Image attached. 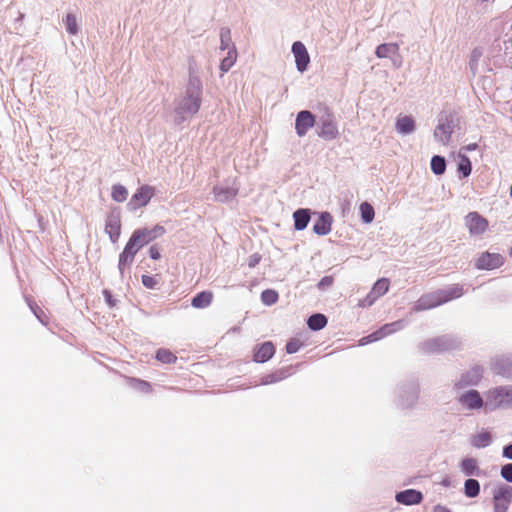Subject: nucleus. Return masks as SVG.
<instances>
[{
  "instance_id": "obj_39",
  "label": "nucleus",
  "mask_w": 512,
  "mask_h": 512,
  "mask_svg": "<svg viewBox=\"0 0 512 512\" xmlns=\"http://www.w3.org/2000/svg\"><path fill=\"white\" fill-rule=\"evenodd\" d=\"M111 197L116 202H124L128 197V190L121 184H115L112 187Z\"/></svg>"
},
{
  "instance_id": "obj_1",
  "label": "nucleus",
  "mask_w": 512,
  "mask_h": 512,
  "mask_svg": "<svg viewBox=\"0 0 512 512\" xmlns=\"http://www.w3.org/2000/svg\"><path fill=\"white\" fill-rule=\"evenodd\" d=\"M203 86L200 78L190 74L182 95L174 101V122L177 125L198 113L202 103Z\"/></svg>"
},
{
  "instance_id": "obj_27",
  "label": "nucleus",
  "mask_w": 512,
  "mask_h": 512,
  "mask_svg": "<svg viewBox=\"0 0 512 512\" xmlns=\"http://www.w3.org/2000/svg\"><path fill=\"white\" fill-rule=\"evenodd\" d=\"M399 45L397 43H383L376 47L375 55L380 58H391L396 52L399 51Z\"/></svg>"
},
{
  "instance_id": "obj_62",
  "label": "nucleus",
  "mask_w": 512,
  "mask_h": 512,
  "mask_svg": "<svg viewBox=\"0 0 512 512\" xmlns=\"http://www.w3.org/2000/svg\"><path fill=\"white\" fill-rule=\"evenodd\" d=\"M141 230H142V232H144V233H145L146 237L148 238V240H149L150 242L156 239V238H155V236H154V234H153L152 229H149V228H142Z\"/></svg>"
},
{
  "instance_id": "obj_38",
  "label": "nucleus",
  "mask_w": 512,
  "mask_h": 512,
  "mask_svg": "<svg viewBox=\"0 0 512 512\" xmlns=\"http://www.w3.org/2000/svg\"><path fill=\"white\" fill-rule=\"evenodd\" d=\"M389 289V280L387 278H381L375 282L371 292L377 297L383 296Z\"/></svg>"
},
{
  "instance_id": "obj_14",
  "label": "nucleus",
  "mask_w": 512,
  "mask_h": 512,
  "mask_svg": "<svg viewBox=\"0 0 512 512\" xmlns=\"http://www.w3.org/2000/svg\"><path fill=\"white\" fill-rule=\"evenodd\" d=\"M458 402L467 410H479L485 405L480 393L474 389L460 395Z\"/></svg>"
},
{
  "instance_id": "obj_31",
  "label": "nucleus",
  "mask_w": 512,
  "mask_h": 512,
  "mask_svg": "<svg viewBox=\"0 0 512 512\" xmlns=\"http://www.w3.org/2000/svg\"><path fill=\"white\" fill-rule=\"evenodd\" d=\"M287 377H288L287 369H280L273 373L262 376L260 379V384L261 385H269V384L277 383L281 380H284Z\"/></svg>"
},
{
  "instance_id": "obj_43",
  "label": "nucleus",
  "mask_w": 512,
  "mask_h": 512,
  "mask_svg": "<svg viewBox=\"0 0 512 512\" xmlns=\"http://www.w3.org/2000/svg\"><path fill=\"white\" fill-rule=\"evenodd\" d=\"M472 165L467 156H462L458 163V172L462 174V176L468 177L471 174Z\"/></svg>"
},
{
  "instance_id": "obj_24",
  "label": "nucleus",
  "mask_w": 512,
  "mask_h": 512,
  "mask_svg": "<svg viewBox=\"0 0 512 512\" xmlns=\"http://www.w3.org/2000/svg\"><path fill=\"white\" fill-rule=\"evenodd\" d=\"M395 129L401 135L412 134L416 130L415 120L412 116H399L396 120Z\"/></svg>"
},
{
  "instance_id": "obj_3",
  "label": "nucleus",
  "mask_w": 512,
  "mask_h": 512,
  "mask_svg": "<svg viewBox=\"0 0 512 512\" xmlns=\"http://www.w3.org/2000/svg\"><path fill=\"white\" fill-rule=\"evenodd\" d=\"M457 123L458 119L452 111H441L437 117V126L433 133L435 141L445 146L449 145Z\"/></svg>"
},
{
  "instance_id": "obj_2",
  "label": "nucleus",
  "mask_w": 512,
  "mask_h": 512,
  "mask_svg": "<svg viewBox=\"0 0 512 512\" xmlns=\"http://www.w3.org/2000/svg\"><path fill=\"white\" fill-rule=\"evenodd\" d=\"M463 341L456 335L445 334L429 338L420 344V349L424 353H443L459 350L462 348Z\"/></svg>"
},
{
  "instance_id": "obj_4",
  "label": "nucleus",
  "mask_w": 512,
  "mask_h": 512,
  "mask_svg": "<svg viewBox=\"0 0 512 512\" xmlns=\"http://www.w3.org/2000/svg\"><path fill=\"white\" fill-rule=\"evenodd\" d=\"M485 406L490 410L512 409V385H501L487 390Z\"/></svg>"
},
{
  "instance_id": "obj_26",
  "label": "nucleus",
  "mask_w": 512,
  "mask_h": 512,
  "mask_svg": "<svg viewBox=\"0 0 512 512\" xmlns=\"http://www.w3.org/2000/svg\"><path fill=\"white\" fill-rule=\"evenodd\" d=\"M294 228L298 231L304 230L310 221V210L300 208L293 213Z\"/></svg>"
},
{
  "instance_id": "obj_8",
  "label": "nucleus",
  "mask_w": 512,
  "mask_h": 512,
  "mask_svg": "<svg viewBox=\"0 0 512 512\" xmlns=\"http://www.w3.org/2000/svg\"><path fill=\"white\" fill-rule=\"evenodd\" d=\"M483 372L484 370L481 366H473L471 369L460 375V378L455 382V388L463 389L478 385L483 377Z\"/></svg>"
},
{
  "instance_id": "obj_28",
  "label": "nucleus",
  "mask_w": 512,
  "mask_h": 512,
  "mask_svg": "<svg viewBox=\"0 0 512 512\" xmlns=\"http://www.w3.org/2000/svg\"><path fill=\"white\" fill-rule=\"evenodd\" d=\"M404 326V320H398L392 323L385 324L376 331V336H378V338L381 340L382 338L403 329Z\"/></svg>"
},
{
  "instance_id": "obj_11",
  "label": "nucleus",
  "mask_w": 512,
  "mask_h": 512,
  "mask_svg": "<svg viewBox=\"0 0 512 512\" xmlns=\"http://www.w3.org/2000/svg\"><path fill=\"white\" fill-rule=\"evenodd\" d=\"M105 232L109 235L112 243H116L121 233V216L119 209H113L107 216Z\"/></svg>"
},
{
  "instance_id": "obj_64",
  "label": "nucleus",
  "mask_w": 512,
  "mask_h": 512,
  "mask_svg": "<svg viewBox=\"0 0 512 512\" xmlns=\"http://www.w3.org/2000/svg\"><path fill=\"white\" fill-rule=\"evenodd\" d=\"M494 0H478V2L480 4H484V3H487V2H493Z\"/></svg>"
},
{
  "instance_id": "obj_17",
  "label": "nucleus",
  "mask_w": 512,
  "mask_h": 512,
  "mask_svg": "<svg viewBox=\"0 0 512 512\" xmlns=\"http://www.w3.org/2000/svg\"><path fill=\"white\" fill-rule=\"evenodd\" d=\"M504 258L498 253L485 252L477 259L476 267L481 270H491L500 267Z\"/></svg>"
},
{
  "instance_id": "obj_30",
  "label": "nucleus",
  "mask_w": 512,
  "mask_h": 512,
  "mask_svg": "<svg viewBox=\"0 0 512 512\" xmlns=\"http://www.w3.org/2000/svg\"><path fill=\"white\" fill-rule=\"evenodd\" d=\"M213 294L209 291H202L193 297L191 305L195 308H206L212 302Z\"/></svg>"
},
{
  "instance_id": "obj_29",
  "label": "nucleus",
  "mask_w": 512,
  "mask_h": 512,
  "mask_svg": "<svg viewBox=\"0 0 512 512\" xmlns=\"http://www.w3.org/2000/svg\"><path fill=\"white\" fill-rule=\"evenodd\" d=\"M220 49L222 51L227 50V52H231L232 49H236L232 41L231 30L228 27H222L220 29Z\"/></svg>"
},
{
  "instance_id": "obj_63",
  "label": "nucleus",
  "mask_w": 512,
  "mask_h": 512,
  "mask_svg": "<svg viewBox=\"0 0 512 512\" xmlns=\"http://www.w3.org/2000/svg\"><path fill=\"white\" fill-rule=\"evenodd\" d=\"M433 512H452L449 508L443 505H436L433 508Z\"/></svg>"
},
{
  "instance_id": "obj_50",
  "label": "nucleus",
  "mask_w": 512,
  "mask_h": 512,
  "mask_svg": "<svg viewBox=\"0 0 512 512\" xmlns=\"http://www.w3.org/2000/svg\"><path fill=\"white\" fill-rule=\"evenodd\" d=\"M378 298L370 291L369 294L359 302L360 307H370Z\"/></svg>"
},
{
  "instance_id": "obj_41",
  "label": "nucleus",
  "mask_w": 512,
  "mask_h": 512,
  "mask_svg": "<svg viewBox=\"0 0 512 512\" xmlns=\"http://www.w3.org/2000/svg\"><path fill=\"white\" fill-rule=\"evenodd\" d=\"M278 300V293L272 289H266L261 293V301L267 306L275 304Z\"/></svg>"
},
{
  "instance_id": "obj_25",
  "label": "nucleus",
  "mask_w": 512,
  "mask_h": 512,
  "mask_svg": "<svg viewBox=\"0 0 512 512\" xmlns=\"http://www.w3.org/2000/svg\"><path fill=\"white\" fill-rule=\"evenodd\" d=\"M438 291L441 294L440 297L442 298L441 301L443 304L453 299L460 298L464 293L463 286L460 284H453L449 287L438 289Z\"/></svg>"
},
{
  "instance_id": "obj_36",
  "label": "nucleus",
  "mask_w": 512,
  "mask_h": 512,
  "mask_svg": "<svg viewBox=\"0 0 512 512\" xmlns=\"http://www.w3.org/2000/svg\"><path fill=\"white\" fill-rule=\"evenodd\" d=\"M431 170L435 175H442L446 170V160L444 157L435 155L431 159Z\"/></svg>"
},
{
  "instance_id": "obj_22",
  "label": "nucleus",
  "mask_w": 512,
  "mask_h": 512,
  "mask_svg": "<svg viewBox=\"0 0 512 512\" xmlns=\"http://www.w3.org/2000/svg\"><path fill=\"white\" fill-rule=\"evenodd\" d=\"M493 443V435L488 430H481L469 437V444L476 449H483Z\"/></svg>"
},
{
  "instance_id": "obj_6",
  "label": "nucleus",
  "mask_w": 512,
  "mask_h": 512,
  "mask_svg": "<svg viewBox=\"0 0 512 512\" xmlns=\"http://www.w3.org/2000/svg\"><path fill=\"white\" fill-rule=\"evenodd\" d=\"M154 193V187L149 185H142L130 198L129 202L127 203V209L133 212L141 207L146 206L154 196Z\"/></svg>"
},
{
  "instance_id": "obj_13",
  "label": "nucleus",
  "mask_w": 512,
  "mask_h": 512,
  "mask_svg": "<svg viewBox=\"0 0 512 512\" xmlns=\"http://www.w3.org/2000/svg\"><path fill=\"white\" fill-rule=\"evenodd\" d=\"M441 294L438 290L422 295L415 303L413 311L420 312L442 305Z\"/></svg>"
},
{
  "instance_id": "obj_32",
  "label": "nucleus",
  "mask_w": 512,
  "mask_h": 512,
  "mask_svg": "<svg viewBox=\"0 0 512 512\" xmlns=\"http://www.w3.org/2000/svg\"><path fill=\"white\" fill-rule=\"evenodd\" d=\"M326 324V316L320 313L311 315L307 320L308 327L313 331H319L323 329L326 326Z\"/></svg>"
},
{
  "instance_id": "obj_40",
  "label": "nucleus",
  "mask_w": 512,
  "mask_h": 512,
  "mask_svg": "<svg viewBox=\"0 0 512 512\" xmlns=\"http://www.w3.org/2000/svg\"><path fill=\"white\" fill-rule=\"evenodd\" d=\"M66 31L70 35H76L79 32L76 16L72 13H68L64 20Z\"/></svg>"
},
{
  "instance_id": "obj_59",
  "label": "nucleus",
  "mask_w": 512,
  "mask_h": 512,
  "mask_svg": "<svg viewBox=\"0 0 512 512\" xmlns=\"http://www.w3.org/2000/svg\"><path fill=\"white\" fill-rule=\"evenodd\" d=\"M502 456L506 459L512 460V443L503 447Z\"/></svg>"
},
{
  "instance_id": "obj_52",
  "label": "nucleus",
  "mask_w": 512,
  "mask_h": 512,
  "mask_svg": "<svg viewBox=\"0 0 512 512\" xmlns=\"http://www.w3.org/2000/svg\"><path fill=\"white\" fill-rule=\"evenodd\" d=\"M133 236H138V239H136V241L140 244L141 247H144L145 245L149 244L150 241L148 240V238L146 237L145 233L142 232L141 229H136L133 233H132Z\"/></svg>"
},
{
  "instance_id": "obj_35",
  "label": "nucleus",
  "mask_w": 512,
  "mask_h": 512,
  "mask_svg": "<svg viewBox=\"0 0 512 512\" xmlns=\"http://www.w3.org/2000/svg\"><path fill=\"white\" fill-rule=\"evenodd\" d=\"M361 219L364 223L368 224L374 220L375 211L373 206L368 202H363L359 207Z\"/></svg>"
},
{
  "instance_id": "obj_18",
  "label": "nucleus",
  "mask_w": 512,
  "mask_h": 512,
  "mask_svg": "<svg viewBox=\"0 0 512 512\" xmlns=\"http://www.w3.org/2000/svg\"><path fill=\"white\" fill-rule=\"evenodd\" d=\"M292 53L295 57L297 70L304 72L310 62V57L305 45L300 41L294 42L292 45Z\"/></svg>"
},
{
  "instance_id": "obj_10",
  "label": "nucleus",
  "mask_w": 512,
  "mask_h": 512,
  "mask_svg": "<svg viewBox=\"0 0 512 512\" xmlns=\"http://www.w3.org/2000/svg\"><path fill=\"white\" fill-rule=\"evenodd\" d=\"M491 370L499 376L512 380V354L494 357L491 361Z\"/></svg>"
},
{
  "instance_id": "obj_45",
  "label": "nucleus",
  "mask_w": 512,
  "mask_h": 512,
  "mask_svg": "<svg viewBox=\"0 0 512 512\" xmlns=\"http://www.w3.org/2000/svg\"><path fill=\"white\" fill-rule=\"evenodd\" d=\"M303 346V343L297 339L292 338L286 344V352L288 354H294L299 351V349Z\"/></svg>"
},
{
  "instance_id": "obj_19",
  "label": "nucleus",
  "mask_w": 512,
  "mask_h": 512,
  "mask_svg": "<svg viewBox=\"0 0 512 512\" xmlns=\"http://www.w3.org/2000/svg\"><path fill=\"white\" fill-rule=\"evenodd\" d=\"M395 499L400 504L411 506L420 504L423 500V494L421 491L416 489H406L397 492L395 495Z\"/></svg>"
},
{
  "instance_id": "obj_44",
  "label": "nucleus",
  "mask_w": 512,
  "mask_h": 512,
  "mask_svg": "<svg viewBox=\"0 0 512 512\" xmlns=\"http://www.w3.org/2000/svg\"><path fill=\"white\" fill-rule=\"evenodd\" d=\"M26 301H27V304L29 306V308L31 309V311L33 312V314L37 317V319L43 323V324H46L45 320H44V317H45V314L44 312L39 308V306L35 303V302H32L31 300H29L28 298H26Z\"/></svg>"
},
{
  "instance_id": "obj_48",
  "label": "nucleus",
  "mask_w": 512,
  "mask_h": 512,
  "mask_svg": "<svg viewBox=\"0 0 512 512\" xmlns=\"http://www.w3.org/2000/svg\"><path fill=\"white\" fill-rule=\"evenodd\" d=\"M500 475L504 480L512 483V463L503 465L500 470Z\"/></svg>"
},
{
  "instance_id": "obj_12",
  "label": "nucleus",
  "mask_w": 512,
  "mask_h": 512,
  "mask_svg": "<svg viewBox=\"0 0 512 512\" xmlns=\"http://www.w3.org/2000/svg\"><path fill=\"white\" fill-rule=\"evenodd\" d=\"M465 224L471 235H481L488 228V221L477 212L468 213Z\"/></svg>"
},
{
  "instance_id": "obj_54",
  "label": "nucleus",
  "mask_w": 512,
  "mask_h": 512,
  "mask_svg": "<svg viewBox=\"0 0 512 512\" xmlns=\"http://www.w3.org/2000/svg\"><path fill=\"white\" fill-rule=\"evenodd\" d=\"M142 284L146 288L153 289L156 286L157 281H156V279L153 276L143 275L142 276Z\"/></svg>"
},
{
  "instance_id": "obj_15",
  "label": "nucleus",
  "mask_w": 512,
  "mask_h": 512,
  "mask_svg": "<svg viewBox=\"0 0 512 512\" xmlns=\"http://www.w3.org/2000/svg\"><path fill=\"white\" fill-rule=\"evenodd\" d=\"M238 190L239 187L234 180L231 184L214 186L212 192L216 201L226 203L236 197Z\"/></svg>"
},
{
  "instance_id": "obj_9",
  "label": "nucleus",
  "mask_w": 512,
  "mask_h": 512,
  "mask_svg": "<svg viewBox=\"0 0 512 512\" xmlns=\"http://www.w3.org/2000/svg\"><path fill=\"white\" fill-rule=\"evenodd\" d=\"M512 501V487L508 485L499 486L493 494L494 512H507Z\"/></svg>"
},
{
  "instance_id": "obj_49",
  "label": "nucleus",
  "mask_w": 512,
  "mask_h": 512,
  "mask_svg": "<svg viewBox=\"0 0 512 512\" xmlns=\"http://www.w3.org/2000/svg\"><path fill=\"white\" fill-rule=\"evenodd\" d=\"M333 277L332 276H324L317 284V288L319 290H326L333 285Z\"/></svg>"
},
{
  "instance_id": "obj_58",
  "label": "nucleus",
  "mask_w": 512,
  "mask_h": 512,
  "mask_svg": "<svg viewBox=\"0 0 512 512\" xmlns=\"http://www.w3.org/2000/svg\"><path fill=\"white\" fill-rule=\"evenodd\" d=\"M261 260V257L259 254L255 253L253 255H251L249 257V260H248V266L250 268H254L256 265H258V263L260 262Z\"/></svg>"
},
{
  "instance_id": "obj_53",
  "label": "nucleus",
  "mask_w": 512,
  "mask_h": 512,
  "mask_svg": "<svg viewBox=\"0 0 512 512\" xmlns=\"http://www.w3.org/2000/svg\"><path fill=\"white\" fill-rule=\"evenodd\" d=\"M133 236H138V239H136V241L140 244L141 247H144L145 245L149 244L150 241L148 240V238L146 237L145 233L142 232L141 229H136L133 233H132Z\"/></svg>"
},
{
  "instance_id": "obj_7",
  "label": "nucleus",
  "mask_w": 512,
  "mask_h": 512,
  "mask_svg": "<svg viewBox=\"0 0 512 512\" xmlns=\"http://www.w3.org/2000/svg\"><path fill=\"white\" fill-rule=\"evenodd\" d=\"M317 126V134L324 140L331 141L336 139L339 135L337 123L335 122L333 115L329 113L323 115L319 119Z\"/></svg>"
},
{
  "instance_id": "obj_60",
  "label": "nucleus",
  "mask_w": 512,
  "mask_h": 512,
  "mask_svg": "<svg viewBox=\"0 0 512 512\" xmlns=\"http://www.w3.org/2000/svg\"><path fill=\"white\" fill-rule=\"evenodd\" d=\"M149 256L153 260H158L161 257L159 249L156 246H151L149 249Z\"/></svg>"
},
{
  "instance_id": "obj_46",
  "label": "nucleus",
  "mask_w": 512,
  "mask_h": 512,
  "mask_svg": "<svg viewBox=\"0 0 512 512\" xmlns=\"http://www.w3.org/2000/svg\"><path fill=\"white\" fill-rule=\"evenodd\" d=\"M131 384L133 388L141 392L147 393L151 391V385L144 380L132 379Z\"/></svg>"
},
{
  "instance_id": "obj_5",
  "label": "nucleus",
  "mask_w": 512,
  "mask_h": 512,
  "mask_svg": "<svg viewBox=\"0 0 512 512\" xmlns=\"http://www.w3.org/2000/svg\"><path fill=\"white\" fill-rule=\"evenodd\" d=\"M419 384L416 381L401 383L396 390L395 403L400 409H412L419 399Z\"/></svg>"
},
{
  "instance_id": "obj_56",
  "label": "nucleus",
  "mask_w": 512,
  "mask_h": 512,
  "mask_svg": "<svg viewBox=\"0 0 512 512\" xmlns=\"http://www.w3.org/2000/svg\"><path fill=\"white\" fill-rule=\"evenodd\" d=\"M391 62H392V65L394 68L396 69H399L402 67L403 65V58L402 56L400 55V52H396V54H394L391 58H390Z\"/></svg>"
},
{
  "instance_id": "obj_33",
  "label": "nucleus",
  "mask_w": 512,
  "mask_h": 512,
  "mask_svg": "<svg viewBox=\"0 0 512 512\" xmlns=\"http://www.w3.org/2000/svg\"><path fill=\"white\" fill-rule=\"evenodd\" d=\"M480 493V483L474 478H468L464 482V494L468 498H475Z\"/></svg>"
},
{
  "instance_id": "obj_20",
  "label": "nucleus",
  "mask_w": 512,
  "mask_h": 512,
  "mask_svg": "<svg viewBox=\"0 0 512 512\" xmlns=\"http://www.w3.org/2000/svg\"><path fill=\"white\" fill-rule=\"evenodd\" d=\"M333 218L329 212H321L313 225V232L325 236L331 232Z\"/></svg>"
},
{
  "instance_id": "obj_61",
  "label": "nucleus",
  "mask_w": 512,
  "mask_h": 512,
  "mask_svg": "<svg viewBox=\"0 0 512 512\" xmlns=\"http://www.w3.org/2000/svg\"><path fill=\"white\" fill-rule=\"evenodd\" d=\"M151 229L153 231V234H154L155 238H158V237L164 235L165 232H166L165 228L163 226H161V225H155Z\"/></svg>"
},
{
  "instance_id": "obj_16",
  "label": "nucleus",
  "mask_w": 512,
  "mask_h": 512,
  "mask_svg": "<svg viewBox=\"0 0 512 512\" xmlns=\"http://www.w3.org/2000/svg\"><path fill=\"white\" fill-rule=\"evenodd\" d=\"M315 117L308 110L300 111L295 120V130L299 137L307 134L308 130L315 125Z\"/></svg>"
},
{
  "instance_id": "obj_21",
  "label": "nucleus",
  "mask_w": 512,
  "mask_h": 512,
  "mask_svg": "<svg viewBox=\"0 0 512 512\" xmlns=\"http://www.w3.org/2000/svg\"><path fill=\"white\" fill-rule=\"evenodd\" d=\"M275 354V346L272 342H264L254 349L253 360L257 363H264Z\"/></svg>"
},
{
  "instance_id": "obj_23",
  "label": "nucleus",
  "mask_w": 512,
  "mask_h": 512,
  "mask_svg": "<svg viewBox=\"0 0 512 512\" xmlns=\"http://www.w3.org/2000/svg\"><path fill=\"white\" fill-rule=\"evenodd\" d=\"M459 468L462 474L468 477H479L482 474V470L478 465V461L473 457L463 458L459 463Z\"/></svg>"
},
{
  "instance_id": "obj_34",
  "label": "nucleus",
  "mask_w": 512,
  "mask_h": 512,
  "mask_svg": "<svg viewBox=\"0 0 512 512\" xmlns=\"http://www.w3.org/2000/svg\"><path fill=\"white\" fill-rule=\"evenodd\" d=\"M135 255L131 253V251L124 248V250L119 255L118 269L121 276L124 275L125 269L130 267L134 261Z\"/></svg>"
},
{
  "instance_id": "obj_42",
  "label": "nucleus",
  "mask_w": 512,
  "mask_h": 512,
  "mask_svg": "<svg viewBox=\"0 0 512 512\" xmlns=\"http://www.w3.org/2000/svg\"><path fill=\"white\" fill-rule=\"evenodd\" d=\"M156 359L162 363L169 364L177 360V357L167 349H159L156 353Z\"/></svg>"
},
{
  "instance_id": "obj_47",
  "label": "nucleus",
  "mask_w": 512,
  "mask_h": 512,
  "mask_svg": "<svg viewBox=\"0 0 512 512\" xmlns=\"http://www.w3.org/2000/svg\"><path fill=\"white\" fill-rule=\"evenodd\" d=\"M138 239V236L131 235L130 239L128 240L127 244L125 245V249L131 251L134 255L137 254V252L142 248L140 244L136 241Z\"/></svg>"
},
{
  "instance_id": "obj_55",
  "label": "nucleus",
  "mask_w": 512,
  "mask_h": 512,
  "mask_svg": "<svg viewBox=\"0 0 512 512\" xmlns=\"http://www.w3.org/2000/svg\"><path fill=\"white\" fill-rule=\"evenodd\" d=\"M378 340H380V339L378 338V336H376V331H375V332L371 333L368 336L362 337L359 340V345L360 346H364V345H367L369 343H372V342H375V341H378Z\"/></svg>"
},
{
  "instance_id": "obj_51",
  "label": "nucleus",
  "mask_w": 512,
  "mask_h": 512,
  "mask_svg": "<svg viewBox=\"0 0 512 512\" xmlns=\"http://www.w3.org/2000/svg\"><path fill=\"white\" fill-rule=\"evenodd\" d=\"M133 236H138V239H136V241L140 244L141 247H144L145 245L149 244L150 241L148 240V238L146 237L145 233L142 232L141 229H136L133 233H132Z\"/></svg>"
},
{
  "instance_id": "obj_37",
  "label": "nucleus",
  "mask_w": 512,
  "mask_h": 512,
  "mask_svg": "<svg viewBox=\"0 0 512 512\" xmlns=\"http://www.w3.org/2000/svg\"><path fill=\"white\" fill-rule=\"evenodd\" d=\"M237 59V50L232 49L231 52H227L226 57H224L220 63V70L222 73H227L232 66L235 64Z\"/></svg>"
},
{
  "instance_id": "obj_57",
  "label": "nucleus",
  "mask_w": 512,
  "mask_h": 512,
  "mask_svg": "<svg viewBox=\"0 0 512 512\" xmlns=\"http://www.w3.org/2000/svg\"><path fill=\"white\" fill-rule=\"evenodd\" d=\"M103 296L105 298V301L107 303V305L110 307V308H113L116 306V300L113 298L111 292L107 289H104L103 290Z\"/></svg>"
}]
</instances>
